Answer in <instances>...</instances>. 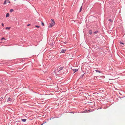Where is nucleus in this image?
I'll return each instance as SVG.
<instances>
[{"label":"nucleus","mask_w":125,"mask_h":125,"mask_svg":"<svg viewBox=\"0 0 125 125\" xmlns=\"http://www.w3.org/2000/svg\"><path fill=\"white\" fill-rule=\"evenodd\" d=\"M54 24L55 22L54 20L53 19H52L51 23L50 24V28L52 27L54 25Z\"/></svg>","instance_id":"nucleus-1"},{"label":"nucleus","mask_w":125,"mask_h":125,"mask_svg":"<svg viewBox=\"0 0 125 125\" xmlns=\"http://www.w3.org/2000/svg\"><path fill=\"white\" fill-rule=\"evenodd\" d=\"M63 68V67H61L59 68H58L57 70V71L59 72L60 71L62 70Z\"/></svg>","instance_id":"nucleus-2"},{"label":"nucleus","mask_w":125,"mask_h":125,"mask_svg":"<svg viewBox=\"0 0 125 125\" xmlns=\"http://www.w3.org/2000/svg\"><path fill=\"white\" fill-rule=\"evenodd\" d=\"M10 1L8 0H6L4 2V4H8V3H10Z\"/></svg>","instance_id":"nucleus-3"},{"label":"nucleus","mask_w":125,"mask_h":125,"mask_svg":"<svg viewBox=\"0 0 125 125\" xmlns=\"http://www.w3.org/2000/svg\"><path fill=\"white\" fill-rule=\"evenodd\" d=\"M66 50H65L64 49H62V50L61 51L60 53H64L65 52Z\"/></svg>","instance_id":"nucleus-4"},{"label":"nucleus","mask_w":125,"mask_h":125,"mask_svg":"<svg viewBox=\"0 0 125 125\" xmlns=\"http://www.w3.org/2000/svg\"><path fill=\"white\" fill-rule=\"evenodd\" d=\"M73 70L74 72V73L77 71L78 70V69H73Z\"/></svg>","instance_id":"nucleus-5"},{"label":"nucleus","mask_w":125,"mask_h":125,"mask_svg":"<svg viewBox=\"0 0 125 125\" xmlns=\"http://www.w3.org/2000/svg\"><path fill=\"white\" fill-rule=\"evenodd\" d=\"M50 45L53 48V44L52 42V43L50 44Z\"/></svg>","instance_id":"nucleus-6"},{"label":"nucleus","mask_w":125,"mask_h":125,"mask_svg":"<svg viewBox=\"0 0 125 125\" xmlns=\"http://www.w3.org/2000/svg\"><path fill=\"white\" fill-rule=\"evenodd\" d=\"M95 71L96 72H97V73L98 72V73H101V71H100L96 70H95Z\"/></svg>","instance_id":"nucleus-7"},{"label":"nucleus","mask_w":125,"mask_h":125,"mask_svg":"<svg viewBox=\"0 0 125 125\" xmlns=\"http://www.w3.org/2000/svg\"><path fill=\"white\" fill-rule=\"evenodd\" d=\"M10 28H11L10 27H7L6 28V29H7V30H10Z\"/></svg>","instance_id":"nucleus-8"},{"label":"nucleus","mask_w":125,"mask_h":125,"mask_svg":"<svg viewBox=\"0 0 125 125\" xmlns=\"http://www.w3.org/2000/svg\"><path fill=\"white\" fill-rule=\"evenodd\" d=\"M21 120L23 122H25L26 121V119H22Z\"/></svg>","instance_id":"nucleus-9"},{"label":"nucleus","mask_w":125,"mask_h":125,"mask_svg":"<svg viewBox=\"0 0 125 125\" xmlns=\"http://www.w3.org/2000/svg\"><path fill=\"white\" fill-rule=\"evenodd\" d=\"M10 15L9 14V13H7L6 14V17H8Z\"/></svg>","instance_id":"nucleus-10"},{"label":"nucleus","mask_w":125,"mask_h":125,"mask_svg":"<svg viewBox=\"0 0 125 125\" xmlns=\"http://www.w3.org/2000/svg\"><path fill=\"white\" fill-rule=\"evenodd\" d=\"M11 100V99L10 98H9L8 99L7 101H10Z\"/></svg>","instance_id":"nucleus-11"},{"label":"nucleus","mask_w":125,"mask_h":125,"mask_svg":"<svg viewBox=\"0 0 125 125\" xmlns=\"http://www.w3.org/2000/svg\"><path fill=\"white\" fill-rule=\"evenodd\" d=\"M90 34H91L92 33V31L91 30H90Z\"/></svg>","instance_id":"nucleus-12"},{"label":"nucleus","mask_w":125,"mask_h":125,"mask_svg":"<svg viewBox=\"0 0 125 125\" xmlns=\"http://www.w3.org/2000/svg\"><path fill=\"white\" fill-rule=\"evenodd\" d=\"M13 11V9H11L10 10V11L12 12Z\"/></svg>","instance_id":"nucleus-13"},{"label":"nucleus","mask_w":125,"mask_h":125,"mask_svg":"<svg viewBox=\"0 0 125 125\" xmlns=\"http://www.w3.org/2000/svg\"><path fill=\"white\" fill-rule=\"evenodd\" d=\"M6 39H5V38L4 37H3L1 39V40H5Z\"/></svg>","instance_id":"nucleus-14"},{"label":"nucleus","mask_w":125,"mask_h":125,"mask_svg":"<svg viewBox=\"0 0 125 125\" xmlns=\"http://www.w3.org/2000/svg\"><path fill=\"white\" fill-rule=\"evenodd\" d=\"M120 44H123H123H124V43H122V42H120Z\"/></svg>","instance_id":"nucleus-15"},{"label":"nucleus","mask_w":125,"mask_h":125,"mask_svg":"<svg viewBox=\"0 0 125 125\" xmlns=\"http://www.w3.org/2000/svg\"><path fill=\"white\" fill-rule=\"evenodd\" d=\"M35 27H36L38 28L40 27V26H37V25H36L35 26Z\"/></svg>","instance_id":"nucleus-16"},{"label":"nucleus","mask_w":125,"mask_h":125,"mask_svg":"<svg viewBox=\"0 0 125 125\" xmlns=\"http://www.w3.org/2000/svg\"><path fill=\"white\" fill-rule=\"evenodd\" d=\"M82 7L81 6L80 8V12L82 10Z\"/></svg>","instance_id":"nucleus-17"},{"label":"nucleus","mask_w":125,"mask_h":125,"mask_svg":"<svg viewBox=\"0 0 125 125\" xmlns=\"http://www.w3.org/2000/svg\"><path fill=\"white\" fill-rule=\"evenodd\" d=\"M42 26H43L44 25V24L42 22Z\"/></svg>","instance_id":"nucleus-18"},{"label":"nucleus","mask_w":125,"mask_h":125,"mask_svg":"<svg viewBox=\"0 0 125 125\" xmlns=\"http://www.w3.org/2000/svg\"><path fill=\"white\" fill-rule=\"evenodd\" d=\"M109 21H110V22H112V20L110 19L109 20Z\"/></svg>","instance_id":"nucleus-19"},{"label":"nucleus","mask_w":125,"mask_h":125,"mask_svg":"<svg viewBox=\"0 0 125 125\" xmlns=\"http://www.w3.org/2000/svg\"><path fill=\"white\" fill-rule=\"evenodd\" d=\"M2 26L3 27L4 26V24L3 23L2 24Z\"/></svg>","instance_id":"nucleus-20"},{"label":"nucleus","mask_w":125,"mask_h":125,"mask_svg":"<svg viewBox=\"0 0 125 125\" xmlns=\"http://www.w3.org/2000/svg\"><path fill=\"white\" fill-rule=\"evenodd\" d=\"M30 25V24H28V25L27 26H29Z\"/></svg>","instance_id":"nucleus-21"}]
</instances>
